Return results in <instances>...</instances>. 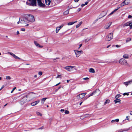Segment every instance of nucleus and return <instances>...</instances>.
I'll list each match as a JSON object with an SVG mask.
<instances>
[{
    "label": "nucleus",
    "mask_w": 132,
    "mask_h": 132,
    "mask_svg": "<svg viewBox=\"0 0 132 132\" xmlns=\"http://www.w3.org/2000/svg\"><path fill=\"white\" fill-rule=\"evenodd\" d=\"M35 94L31 92L29 94V95H26L23 97L20 101V103L21 105H22L27 101V97H31L32 98H34L35 97Z\"/></svg>",
    "instance_id": "1"
},
{
    "label": "nucleus",
    "mask_w": 132,
    "mask_h": 132,
    "mask_svg": "<svg viewBox=\"0 0 132 132\" xmlns=\"http://www.w3.org/2000/svg\"><path fill=\"white\" fill-rule=\"evenodd\" d=\"M119 62L122 65L127 66L128 67L130 66L129 64L128 63L126 60L124 59L121 58L119 60Z\"/></svg>",
    "instance_id": "2"
},
{
    "label": "nucleus",
    "mask_w": 132,
    "mask_h": 132,
    "mask_svg": "<svg viewBox=\"0 0 132 132\" xmlns=\"http://www.w3.org/2000/svg\"><path fill=\"white\" fill-rule=\"evenodd\" d=\"M26 3L29 5L35 6L36 4V0H28L26 2Z\"/></svg>",
    "instance_id": "3"
},
{
    "label": "nucleus",
    "mask_w": 132,
    "mask_h": 132,
    "mask_svg": "<svg viewBox=\"0 0 132 132\" xmlns=\"http://www.w3.org/2000/svg\"><path fill=\"white\" fill-rule=\"evenodd\" d=\"M26 18L28 23L29 22H33L35 21L34 16L32 15L29 14L26 16Z\"/></svg>",
    "instance_id": "4"
},
{
    "label": "nucleus",
    "mask_w": 132,
    "mask_h": 132,
    "mask_svg": "<svg viewBox=\"0 0 132 132\" xmlns=\"http://www.w3.org/2000/svg\"><path fill=\"white\" fill-rule=\"evenodd\" d=\"M113 33L111 32L109 34L106 36V40L107 41H109L113 38Z\"/></svg>",
    "instance_id": "5"
},
{
    "label": "nucleus",
    "mask_w": 132,
    "mask_h": 132,
    "mask_svg": "<svg viewBox=\"0 0 132 132\" xmlns=\"http://www.w3.org/2000/svg\"><path fill=\"white\" fill-rule=\"evenodd\" d=\"M20 23L23 24H26L28 23L26 17L24 18H20Z\"/></svg>",
    "instance_id": "6"
},
{
    "label": "nucleus",
    "mask_w": 132,
    "mask_h": 132,
    "mask_svg": "<svg viewBox=\"0 0 132 132\" xmlns=\"http://www.w3.org/2000/svg\"><path fill=\"white\" fill-rule=\"evenodd\" d=\"M74 51L77 57H79L81 54H82L83 53L82 51H79L77 50H74Z\"/></svg>",
    "instance_id": "7"
},
{
    "label": "nucleus",
    "mask_w": 132,
    "mask_h": 132,
    "mask_svg": "<svg viewBox=\"0 0 132 132\" xmlns=\"http://www.w3.org/2000/svg\"><path fill=\"white\" fill-rule=\"evenodd\" d=\"M38 6L42 7H44L45 6V4L42 3L43 0H37Z\"/></svg>",
    "instance_id": "8"
},
{
    "label": "nucleus",
    "mask_w": 132,
    "mask_h": 132,
    "mask_svg": "<svg viewBox=\"0 0 132 132\" xmlns=\"http://www.w3.org/2000/svg\"><path fill=\"white\" fill-rule=\"evenodd\" d=\"M94 94V96H96L98 95L101 92L100 90L97 89L93 92Z\"/></svg>",
    "instance_id": "9"
},
{
    "label": "nucleus",
    "mask_w": 132,
    "mask_h": 132,
    "mask_svg": "<svg viewBox=\"0 0 132 132\" xmlns=\"http://www.w3.org/2000/svg\"><path fill=\"white\" fill-rule=\"evenodd\" d=\"M75 67L73 66H68L64 67V68L69 71H71L73 70V68H75Z\"/></svg>",
    "instance_id": "10"
},
{
    "label": "nucleus",
    "mask_w": 132,
    "mask_h": 132,
    "mask_svg": "<svg viewBox=\"0 0 132 132\" xmlns=\"http://www.w3.org/2000/svg\"><path fill=\"white\" fill-rule=\"evenodd\" d=\"M85 95L86 94L81 93L77 96V98L78 99H81L84 97Z\"/></svg>",
    "instance_id": "11"
},
{
    "label": "nucleus",
    "mask_w": 132,
    "mask_h": 132,
    "mask_svg": "<svg viewBox=\"0 0 132 132\" xmlns=\"http://www.w3.org/2000/svg\"><path fill=\"white\" fill-rule=\"evenodd\" d=\"M9 53L12 55L14 58L15 59H21L18 57V56H16L15 54H14L12 53L11 52H9Z\"/></svg>",
    "instance_id": "12"
},
{
    "label": "nucleus",
    "mask_w": 132,
    "mask_h": 132,
    "mask_svg": "<svg viewBox=\"0 0 132 132\" xmlns=\"http://www.w3.org/2000/svg\"><path fill=\"white\" fill-rule=\"evenodd\" d=\"M63 24H62L60 27H57L56 29V32L57 33L60 29L63 27Z\"/></svg>",
    "instance_id": "13"
},
{
    "label": "nucleus",
    "mask_w": 132,
    "mask_h": 132,
    "mask_svg": "<svg viewBox=\"0 0 132 132\" xmlns=\"http://www.w3.org/2000/svg\"><path fill=\"white\" fill-rule=\"evenodd\" d=\"M34 43L37 46H38L40 48H42L43 47V46L40 45L38 43H37L36 41H34Z\"/></svg>",
    "instance_id": "14"
},
{
    "label": "nucleus",
    "mask_w": 132,
    "mask_h": 132,
    "mask_svg": "<svg viewBox=\"0 0 132 132\" xmlns=\"http://www.w3.org/2000/svg\"><path fill=\"white\" fill-rule=\"evenodd\" d=\"M132 82V80H130L127 82H124L123 83L125 85L128 86L129 84H130Z\"/></svg>",
    "instance_id": "15"
},
{
    "label": "nucleus",
    "mask_w": 132,
    "mask_h": 132,
    "mask_svg": "<svg viewBox=\"0 0 132 132\" xmlns=\"http://www.w3.org/2000/svg\"><path fill=\"white\" fill-rule=\"evenodd\" d=\"M130 24H131V22L130 21L128 22L123 25V27L129 26Z\"/></svg>",
    "instance_id": "16"
},
{
    "label": "nucleus",
    "mask_w": 132,
    "mask_h": 132,
    "mask_svg": "<svg viewBox=\"0 0 132 132\" xmlns=\"http://www.w3.org/2000/svg\"><path fill=\"white\" fill-rule=\"evenodd\" d=\"M51 0H45L46 4L48 5H49L51 2Z\"/></svg>",
    "instance_id": "17"
},
{
    "label": "nucleus",
    "mask_w": 132,
    "mask_h": 132,
    "mask_svg": "<svg viewBox=\"0 0 132 132\" xmlns=\"http://www.w3.org/2000/svg\"><path fill=\"white\" fill-rule=\"evenodd\" d=\"M125 4L123 2L121 3V4L118 5V9L121 7L125 5Z\"/></svg>",
    "instance_id": "18"
},
{
    "label": "nucleus",
    "mask_w": 132,
    "mask_h": 132,
    "mask_svg": "<svg viewBox=\"0 0 132 132\" xmlns=\"http://www.w3.org/2000/svg\"><path fill=\"white\" fill-rule=\"evenodd\" d=\"M112 24V22H111L110 24L109 23L108 24H109V25H106L104 26V28L105 29H108L110 27V26L111 25V24Z\"/></svg>",
    "instance_id": "19"
},
{
    "label": "nucleus",
    "mask_w": 132,
    "mask_h": 132,
    "mask_svg": "<svg viewBox=\"0 0 132 132\" xmlns=\"http://www.w3.org/2000/svg\"><path fill=\"white\" fill-rule=\"evenodd\" d=\"M123 57L125 59H128L129 58V55L128 54H125L123 55Z\"/></svg>",
    "instance_id": "20"
},
{
    "label": "nucleus",
    "mask_w": 132,
    "mask_h": 132,
    "mask_svg": "<svg viewBox=\"0 0 132 132\" xmlns=\"http://www.w3.org/2000/svg\"><path fill=\"white\" fill-rule=\"evenodd\" d=\"M123 2L126 5H128L130 3V0H125Z\"/></svg>",
    "instance_id": "21"
},
{
    "label": "nucleus",
    "mask_w": 132,
    "mask_h": 132,
    "mask_svg": "<svg viewBox=\"0 0 132 132\" xmlns=\"http://www.w3.org/2000/svg\"><path fill=\"white\" fill-rule=\"evenodd\" d=\"M77 21H76L75 22H69L68 23V26L74 24L76 22H77Z\"/></svg>",
    "instance_id": "22"
},
{
    "label": "nucleus",
    "mask_w": 132,
    "mask_h": 132,
    "mask_svg": "<svg viewBox=\"0 0 132 132\" xmlns=\"http://www.w3.org/2000/svg\"><path fill=\"white\" fill-rule=\"evenodd\" d=\"M47 98H43L41 100V103L42 104H43L44 103L46 99Z\"/></svg>",
    "instance_id": "23"
},
{
    "label": "nucleus",
    "mask_w": 132,
    "mask_h": 132,
    "mask_svg": "<svg viewBox=\"0 0 132 132\" xmlns=\"http://www.w3.org/2000/svg\"><path fill=\"white\" fill-rule=\"evenodd\" d=\"M119 121V119H117L115 120H112L111 121V122L112 123H113L115 122H118Z\"/></svg>",
    "instance_id": "24"
},
{
    "label": "nucleus",
    "mask_w": 132,
    "mask_h": 132,
    "mask_svg": "<svg viewBox=\"0 0 132 132\" xmlns=\"http://www.w3.org/2000/svg\"><path fill=\"white\" fill-rule=\"evenodd\" d=\"M114 101L115 102V103L116 104L117 103L120 102H121V100L119 99H116V100H115Z\"/></svg>",
    "instance_id": "25"
},
{
    "label": "nucleus",
    "mask_w": 132,
    "mask_h": 132,
    "mask_svg": "<svg viewBox=\"0 0 132 132\" xmlns=\"http://www.w3.org/2000/svg\"><path fill=\"white\" fill-rule=\"evenodd\" d=\"M89 72H90L92 73H93L95 72V70L94 69L92 68H90L89 70Z\"/></svg>",
    "instance_id": "26"
},
{
    "label": "nucleus",
    "mask_w": 132,
    "mask_h": 132,
    "mask_svg": "<svg viewBox=\"0 0 132 132\" xmlns=\"http://www.w3.org/2000/svg\"><path fill=\"white\" fill-rule=\"evenodd\" d=\"M110 102V100H109L107 99L106 100L105 102L104 103V105H105L107 103H109Z\"/></svg>",
    "instance_id": "27"
},
{
    "label": "nucleus",
    "mask_w": 132,
    "mask_h": 132,
    "mask_svg": "<svg viewBox=\"0 0 132 132\" xmlns=\"http://www.w3.org/2000/svg\"><path fill=\"white\" fill-rule=\"evenodd\" d=\"M69 9H68L66 11L63 13L64 14V15L68 14L69 13Z\"/></svg>",
    "instance_id": "28"
},
{
    "label": "nucleus",
    "mask_w": 132,
    "mask_h": 132,
    "mask_svg": "<svg viewBox=\"0 0 132 132\" xmlns=\"http://www.w3.org/2000/svg\"><path fill=\"white\" fill-rule=\"evenodd\" d=\"M118 10V9H115L109 15H112L113 13H114L115 12L117 11Z\"/></svg>",
    "instance_id": "29"
},
{
    "label": "nucleus",
    "mask_w": 132,
    "mask_h": 132,
    "mask_svg": "<svg viewBox=\"0 0 132 132\" xmlns=\"http://www.w3.org/2000/svg\"><path fill=\"white\" fill-rule=\"evenodd\" d=\"M131 40V38L128 37L126 39V43L130 41Z\"/></svg>",
    "instance_id": "30"
},
{
    "label": "nucleus",
    "mask_w": 132,
    "mask_h": 132,
    "mask_svg": "<svg viewBox=\"0 0 132 132\" xmlns=\"http://www.w3.org/2000/svg\"><path fill=\"white\" fill-rule=\"evenodd\" d=\"M82 23V21L80 22L79 24L76 25V28H77L79 27L81 25Z\"/></svg>",
    "instance_id": "31"
},
{
    "label": "nucleus",
    "mask_w": 132,
    "mask_h": 132,
    "mask_svg": "<svg viewBox=\"0 0 132 132\" xmlns=\"http://www.w3.org/2000/svg\"><path fill=\"white\" fill-rule=\"evenodd\" d=\"M84 118H85L87 117H90L91 116V115L89 114H85L84 115Z\"/></svg>",
    "instance_id": "32"
},
{
    "label": "nucleus",
    "mask_w": 132,
    "mask_h": 132,
    "mask_svg": "<svg viewBox=\"0 0 132 132\" xmlns=\"http://www.w3.org/2000/svg\"><path fill=\"white\" fill-rule=\"evenodd\" d=\"M121 95L120 94H117L116 95L115 97V98L116 99H118V98L121 96Z\"/></svg>",
    "instance_id": "33"
},
{
    "label": "nucleus",
    "mask_w": 132,
    "mask_h": 132,
    "mask_svg": "<svg viewBox=\"0 0 132 132\" xmlns=\"http://www.w3.org/2000/svg\"><path fill=\"white\" fill-rule=\"evenodd\" d=\"M6 79L7 80H10L11 79V77L10 76H6Z\"/></svg>",
    "instance_id": "34"
},
{
    "label": "nucleus",
    "mask_w": 132,
    "mask_h": 132,
    "mask_svg": "<svg viewBox=\"0 0 132 132\" xmlns=\"http://www.w3.org/2000/svg\"><path fill=\"white\" fill-rule=\"evenodd\" d=\"M36 114L38 116H41L42 115V114L41 113H40L39 112H36Z\"/></svg>",
    "instance_id": "35"
},
{
    "label": "nucleus",
    "mask_w": 132,
    "mask_h": 132,
    "mask_svg": "<svg viewBox=\"0 0 132 132\" xmlns=\"http://www.w3.org/2000/svg\"><path fill=\"white\" fill-rule=\"evenodd\" d=\"M31 105L32 106H35V105H36L34 102H33L31 103Z\"/></svg>",
    "instance_id": "36"
},
{
    "label": "nucleus",
    "mask_w": 132,
    "mask_h": 132,
    "mask_svg": "<svg viewBox=\"0 0 132 132\" xmlns=\"http://www.w3.org/2000/svg\"><path fill=\"white\" fill-rule=\"evenodd\" d=\"M39 102H40L39 100H38V101H36L35 102H35L36 105H37V104H38V103H39Z\"/></svg>",
    "instance_id": "37"
},
{
    "label": "nucleus",
    "mask_w": 132,
    "mask_h": 132,
    "mask_svg": "<svg viewBox=\"0 0 132 132\" xmlns=\"http://www.w3.org/2000/svg\"><path fill=\"white\" fill-rule=\"evenodd\" d=\"M123 95L124 96L125 95H127V96H128L129 95V94L128 93H124L123 94Z\"/></svg>",
    "instance_id": "38"
},
{
    "label": "nucleus",
    "mask_w": 132,
    "mask_h": 132,
    "mask_svg": "<svg viewBox=\"0 0 132 132\" xmlns=\"http://www.w3.org/2000/svg\"><path fill=\"white\" fill-rule=\"evenodd\" d=\"M16 87H14L13 89L11 91V93H12L13 91L16 89Z\"/></svg>",
    "instance_id": "39"
},
{
    "label": "nucleus",
    "mask_w": 132,
    "mask_h": 132,
    "mask_svg": "<svg viewBox=\"0 0 132 132\" xmlns=\"http://www.w3.org/2000/svg\"><path fill=\"white\" fill-rule=\"evenodd\" d=\"M43 73L42 71H39L38 72V74L40 76Z\"/></svg>",
    "instance_id": "40"
},
{
    "label": "nucleus",
    "mask_w": 132,
    "mask_h": 132,
    "mask_svg": "<svg viewBox=\"0 0 132 132\" xmlns=\"http://www.w3.org/2000/svg\"><path fill=\"white\" fill-rule=\"evenodd\" d=\"M69 113V112L68 111L66 110L65 111V113L66 114H68Z\"/></svg>",
    "instance_id": "41"
},
{
    "label": "nucleus",
    "mask_w": 132,
    "mask_h": 132,
    "mask_svg": "<svg viewBox=\"0 0 132 132\" xmlns=\"http://www.w3.org/2000/svg\"><path fill=\"white\" fill-rule=\"evenodd\" d=\"M89 79V78L88 77H86L85 78H83V80H88Z\"/></svg>",
    "instance_id": "42"
},
{
    "label": "nucleus",
    "mask_w": 132,
    "mask_h": 132,
    "mask_svg": "<svg viewBox=\"0 0 132 132\" xmlns=\"http://www.w3.org/2000/svg\"><path fill=\"white\" fill-rule=\"evenodd\" d=\"M94 93L93 92L92 93H91L88 96L89 97H90V96H94Z\"/></svg>",
    "instance_id": "43"
},
{
    "label": "nucleus",
    "mask_w": 132,
    "mask_h": 132,
    "mask_svg": "<svg viewBox=\"0 0 132 132\" xmlns=\"http://www.w3.org/2000/svg\"><path fill=\"white\" fill-rule=\"evenodd\" d=\"M132 18V15H129L128 16V18L130 19V18Z\"/></svg>",
    "instance_id": "44"
},
{
    "label": "nucleus",
    "mask_w": 132,
    "mask_h": 132,
    "mask_svg": "<svg viewBox=\"0 0 132 132\" xmlns=\"http://www.w3.org/2000/svg\"><path fill=\"white\" fill-rule=\"evenodd\" d=\"M98 20V19H96L95 20H94L93 22V24H94L95 22H96V21Z\"/></svg>",
    "instance_id": "45"
},
{
    "label": "nucleus",
    "mask_w": 132,
    "mask_h": 132,
    "mask_svg": "<svg viewBox=\"0 0 132 132\" xmlns=\"http://www.w3.org/2000/svg\"><path fill=\"white\" fill-rule=\"evenodd\" d=\"M61 78V76L60 75H58L56 77V78Z\"/></svg>",
    "instance_id": "46"
},
{
    "label": "nucleus",
    "mask_w": 132,
    "mask_h": 132,
    "mask_svg": "<svg viewBox=\"0 0 132 132\" xmlns=\"http://www.w3.org/2000/svg\"><path fill=\"white\" fill-rule=\"evenodd\" d=\"M129 116H127L126 117V120H129Z\"/></svg>",
    "instance_id": "47"
},
{
    "label": "nucleus",
    "mask_w": 132,
    "mask_h": 132,
    "mask_svg": "<svg viewBox=\"0 0 132 132\" xmlns=\"http://www.w3.org/2000/svg\"><path fill=\"white\" fill-rule=\"evenodd\" d=\"M130 27V29H132V24H130V25L129 26Z\"/></svg>",
    "instance_id": "48"
},
{
    "label": "nucleus",
    "mask_w": 132,
    "mask_h": 132,
    "mask_svg": "<svg viewBox=\"0 0 132 132\" xmlns=\"http://www.w3.org/2000/svg\"><path fill=\"white\" fill-rule=\"evenodd\" d=\"M4 87V85H3L1 88V89H0V90H1L2 89H3Z\"/></svg>",
    "instance_id": "49"
},
{
    "label": "nucleus",
    "mask_w": 132,
    "mask_h": 132,
    "mask_svg": "<svg viewBox=\"0 0 132 132\" xmlns=\"http://www.w3.org/2000/svg\"><path fill=\"white\" fill-rule=\"evenodd\" d=\"M81 10V8H78V10H77V11H78V12H79V11H80Z\"/></svg>",
    "instance_id": "50"
},
{
    "label": "nucleus",
    "mask_w": 132,
    "mask_h": 132,
    "mask_svg": "<svg viewBox=\"0 0 132 132\" xmlns=\"http://www.w3.org/2000/svg\"><path fill=\"white\" fill-rule=\"evenodd\" d=\"M116 46L117 47H120V46L118 45H116Z\"/></svg>",
    "instance_id": "51"
},
{
    "label": "nucleus",
    "mask_w": 132,
    "mask_h": 132,
    "mask_svg": "<svg viewBox=\"0 0 132 132\" xmlns=\"http://www.w3.org/2000/svg\"><path fill=\"white\" fill-rule=\"evenodd\" d=\"M25 29L24 28H22L21 29V30L22 31H25Z\"/></svg>",
    "instance_id": "52"
},
{
    "label": "nucleus",
    "mask_w": 132,
    "mask_h": 132,
    "mask_svg": "<svg viewBox=\"0 0 132 132\" xmlns=\"http://www.w3.org/2000/svg\"><path fill=\"white\" fill-rule=\"evenodd\" d=\"M82 44H80L79 45V48L81 47V46H82Z\"/></svg>",
    "instance_id": "53"
},
{
    "label": "nucleus",
    "mask_w": 132,
    "mask_h": 132,
    "mask_svg": "<svg viewBox=\"0 0 132 132\" xmlns=\"http://www.w3.org/2000/svg\"><path fill=\"white\" fill-rule=\"evenodd\" d=\"M19 31H17V32H16V34L19 35Z\"/></svg>",
    "instance_id": "54"
},
{
    "label": "nucleus",
    "mask_w": 132,
    "mask_h": 132,
    "mask_svg": "<svg viewBox=\"0 0 132 132\" xmlns=\"http://www.w3.org/2000/svg\"><path fill=\"white\" fill-rule=\"evenodd\" d=\"M88 3V2H86L84 4H85V5H87V4Z\"/></svg>",
    "instance_id": "55"
},
{
    "label": "nucleus",
    "mask_w": 132,
    "mask_h": 132,
    "mask_svg": "<svg viewBox=\"0 0 132 132\" xmlns=\"http://www.w3.org/2000/svg\"><path fill=\"white\" fill-rule=\"evenodd\" d=\"M79 0H74L75 2H77Z\"/></svg>",
    "instance_id": "56"
},
{
    "label": "nucleus",
    "mask_w": 132,
    "mask_h": 132,
    "mask_svg": "<svg viewBox=\"0 0 132 132\" xmlns=\"http://www.w3.org/2000/svg\"><path fill=\"white\" fill-rule=\"evenodd\" d=\"M130 115H132V111H130Z\"/></svg>",
    "instance_id": "57"
},
{
    "label": "nucleus",
    "mask_w": 132,
    "mask_h": 132,
    "mask_svg": "<svg viewBox=\"0 0 132 132\" xmlns=\"http://www.w3.org/2000/svg\"><path fill=\"white\" fill-rule=\"evenodd\" d=\"M85 5L84 4H82L81 5V6L82 7H83L84 6H85Z\"/></svg>",
    "instance_id": "58"
},
{
    "label": "nucleus",
    "mask_w": 132,
    "mask_h": 132,
    "mask_svg": "<svg viewBox=\"0 0 132 132\" xmlns=\"http://www.w3.org/2000/svg\"><path fill=\"white\" fill-rule=\"evenodd\" d=\"M60 84V82L59 83L56 84L55 86H58V85H59Z\"/></svg>",
    "instance_id": "59"
},
{
    "label": "nucleus",
    "mask_w": 132,
    "mask_h": 132,
    "mask_svg": "<svg viewBox=\"0 0 132 132\" xmlns=\"http://www.w3.org/2000/svg\"><path fill=\"white\" fill-rule=\"evenodd\" d=\"M64 111V110L63 109H61V110L60 111L61 112H63Z\"/></svg>",
    "instance_id": "60"
},
{
    "label": "nucleus",
    "mask_w": 132,
    "mask_h": 132,
    "mask_svg": "<svg viewBox=\"0 0 132 132\" xmlns=\"http://www.w3.org/2000/svg\"><path fill=\"white\" fill-rule=\"evenodd\" d=\"M19 23H20V18L19 19V21L17 22L18 24H19Z\"/></svg>",
    "instance_id": "61"
},
{
    "label": "nucleus",
    "mask_w": 132,
    "mask_h": 132,
    "mask_svg": "<svg viewBox=\"0 0 132 132\" xmlns=\"http://www.w3.org/2000/svg\"><path fill=\"white\" fill-rule=\"evenodd\" d=\"M83 102H81L79 104V105H81L82 104V103Z\"/></svg>",
    "instance_id": "62"
},
{
    "label": "nucleus",
    "mask_w": 132,
    "mask_h": 132,
    "mask_svg": "<svg viewBox=\"0 0 132 132\" xmlns=\"http://www.w3.org/2000/svg\"><path fill=\"white\" fill-rule=\"evenodd\" d=\"M34 77L35 78H36L37 77V75H35Z\"/></svg>",
    "instance_id": "63"
},
{
    "label": "nucleus",
    "mask_w": 132,
    "mask_h": 132,
    "mask_svg": "<svg viewBox=\"0 0 132 132\" xmlns=\"http://www.w3.org/2000/svg\"><path fill=\"white\" fill-rule=\"evenodd\" d=\"M110 45H109L108 46H107V48H109V47H110Z\"/></svg>",
    "instance_id": "64"
}]
</instances>
